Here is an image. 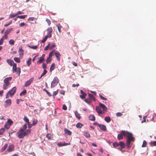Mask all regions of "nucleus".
<instances>
[{"label": "nucleus", "mask_w": 156, "mask_h": 156, "mask_svg": "<svg viewBox=\"0 0 156 156\" xmlns=\"http://www.w3.org/2000/svg\"><path fill=\"white\" fill-rule=\"evenodd\" d=\"M27 123L25 124L23 126L22 128L20 129H22V130L25 131L27 128Z\"/></svg>", "instance_id": "41"}, {"label": "nucleus", "mask_w": 156, "mask_h": 156, "mask_svg": "<svg viewBox=\"0 0 156 156\" xmlns=\"http://www.w3.org/2000/svg\"><path fill=\"white\" fill-rule=\"evenodd\" d=\"M44 90L46 92L47 94L49 96H51V94L50 92H48L47 90H46V89H44Z\"/></svg>", "instance_id": "63"}, {"label": "nucleus", "mask_w": 156, "mask_h": 156, "mask_svg": "<svg viewBox=\"0 0 156 156\" xmlns=\"http://www.w3.org/2000/svg\"><path fill=\"white\" fill-rule=\"evenodd\" d=\"M46 21L47 22V23H48V24L49 26H50L51 23V22L50 20L48 19H47L46 20Z\"/></svg>", "instance_id": "55"}, {"label": "nucleus", "mask_w": 156, "mask_h": 156, "mask_svg": "<svg viewBox=\"0 0 156 156\" xmlns=\"http://www.w3.org/2000/svg\"><path fill=\"white\" fill-rule=\"evenodd\" d=\"M64 131L67 134L69 135H70L72 134L71 132L67 129H65Z\"/></svg>", "instance_id": "32"}, {"label": "nucleus", "mask_w": 156, "mask_h": 156, "mask_svg": "<svg viewBox=\"0 0 156 156\" xmlns=\"http://www.w3.org/2000/svg\"><path fill=\"white\" fill-rule=\"evenodd\" d=\"M105 120L108 123L110 122L111 119L109 116H107L105 118Z\"/></svg>", "instance_id": "34"}, {"label": "nucleus", "mask_w": 156, "mask_h": 156, "mask_svg": "<svg viewBox=\"0 0 156 156\" xmlns=\"http://www.w3.org/2000/svg\"><path fill=\"white\" fill-rule=\"evenodd\" d=\"M83 125L80 122L78 123L76 125V127L78 128H80L83 126Z\"/></svg>", "instance_id": "33"}, {"label": "nucleus", "mask_w": 156, "mask_h": 156, "mask_svg": "<svg viewBox=\"0 0 156 156\" xmlns=\"http://www.w3.org/2000/svg\"><path fill=\"white\" fill-rule=\"evenodd\" d=\"M34 79V78L33 77L30 78L29 80L27 81L25 83L24 86L27 87L30 85L32 83Z\"/></svg>", "instance_id": "9"}, {"label": "nucleus", "mask_w": 156, "mask_h": 156, "mask_svg": "<svg viewBox=\"0 0 156 156\" xmlns=\"http://www.w3.org/2000/svg\"><path fill=\"white\" fill-rule=\"evenodd\" d=\"M83 135L87 138H90V133L86 131L83 132Z\"/></svg>", "instance_id": "22"}, {"label": "nucleus", "mask_w": 156, "mask_h": 156, "mask_svg": "<svg viewBox=\"0 0 156 156\" xmlns=\"http://www.w3.org/2000/svg\"><path fill=\"white\" fill-rule=\"evenodd\" d=\"M48 37H49V36L47 35L45 36L44 39L41 41V42L43 43L45 42Z\"/></svg>", "instance_id": "38"}, {"label": "nucleus", "mask_w": 156, "mask_h": 156, "mask_svg": "<svg viewBox=\"0 0 156 156\" xmlns=\"http://www.w3.org/2000/svg\"><path fill=\"white\" fill-rule=\"evenodd\" d=\"M45 56V55L44 54H43L39 58V60L37 62V64H40L42 63L44 60Z\"/></svg>", "instance_id": "13"}, {"label": "nucleus", "mask_w": 156, "mask_h": 156, "mask_svg": "<svg viewBox=\"0 0 156 156\" xmlns=\"http://www.w3.org/2000/svg\"><path fill=\"white\" fill-rule=\"evenodd\" d=\"M75 114L76 117L78 119H80L81 118L80 115L77 111L75 112Z\"/></svg>", "instance_id": "25"}, {"label": "nucleus", "mask_w": 156, "mask_h": 156, "mask_svg": "<svg viewBox=\"0 0 156 156\" xmlns=\"http://www.w3.org/2000/svg\"><path fill=\"white\" fill-rule=\"evenodd\" d=\"M80 92L82 94L80 95V97L82 99H84L87 96V94L82 90H80Z\"/></svg>", "instance_id": "17"}, {"label": "nucleus", "mask_w": 156, "mask_h": 156, "mask_svg": "<svg viewBox=\"0 0 156 156\" xmlns=\"http://www.w3.org/2000/svg\"><path fill=\"white\" fill-rule=\"evenodd\" d=\"M51 57H48L46 61L47 63H48L51 61V59L50 58Z\"/></svg>", "instance_id": "51"}, {"label": "nucleus", "mask_w": 156, "mask_h": 156, "mask_svg": "<svg viewBox=\"0 0 156 156\" xmlns=\"http://www.w3.org/2000/svg\"><path fill=\"white\" fill-rule=\"evenodd\" d=\"M52 29L51 27H50L47 29L48 34L47 35L49 36V37H51L52 36Z\"/></svg>", "instance_id": "12"}, {"label": "nucleus", "mask_w": 156, "mask_h": 156, "mask_svg": "<svg viewBox=\"0 0 156 156\" xmlns=\"http://www.w3.org/2000/svg\"><path fill=\"white\" fill-rule=\"evenodd\" d=\"M99 127L101 129L104 131H105L106 130V126L102 124H100L99 125Z\"/></svg>", "instance_id": "20"}, {"label": "nucleus", "mask_w": 156, "mask_h": 156, "mask_svg": "<svg viewBox=\"0 0 156 156\" xmlns=\"http://www.w3.org/2000/svg\"><path fill=\"white\" fill-rule=\"evenodd\" d=\"M16 90V87H13L12 89L10 90L8 92V93H9V95L11 97H12L13 95L15 93Z\"/></svg>", "instance_id": "8"}, {"label": "nucleus", "mask_w": 156, "mask_h": 156, "mask_svg": "<svg viewBox=\"0 0 156 156\" xmlns=\"http://www.w3.org/2000/svg\"><path fill=\"white\" fill-rule=\"evenodd\" d=\"M125 132H126V131H122L120 132L121 133L118 135L117 139L119 140H120L123 139V136H125L124 134H123Z\"/></svg>", "instance_id": "7"}, {"label": "nucleus", "mask_w": 156, "mask_h": 156, "mask_svg": "<svg viewBox=\"0 0 156 156\" xmlns=\"http://www.w3.org/2000/svg\"><path fill=\"white\" fill-rule=\"evenodd\" d=\"M8 146L7 144H5L3 147L1 149V152H3L7 148Z\"/></svg>", "instance_id": "29"}, {"label": "nucleus", "mask_w": 156, "mask_h": 156, "mask_svg": "<svg viewBox=\"0 0 156 156\" xmlns=\"http://www.w3.org/2000/svg\"><path fill=\"white\" fill-rule=\"evenodd\" d=\"M27 125H28V127L29 128H31L33 126H34L33 123L32 124H30V122L28 123L27 124Z\"/></svg>", "instance_id": "54"}, {"label": "nucleus", "mask_w": 156, "mask_h": 156, "mask_svg": "<svg viewBox=\"0 0 156 156\" xmlns=\"http://www.w3.org/2000/svg\"><path fill=\"white\" fill-rule=\"evenodd\" d=\"M147 145V142L145 140H144L143 142V144L142 146V147H145Z\"/></svg>", "instance_id": "44"}, {"label": "nucleus", "mask_w": 156, "mask_h": 156, "mask_svg": "<svg viewBox=\"0 0 156 156\" xmlns=\"http://www.w3.org/2000/svg\"><path fill=\"white\" fill-rule=\"evenodd\" d=\"M16 16H17L16 14H10L9 16V19L13 18Z\"/></svg>", "instance_id": "50"}, {"label": "nucleus", "mask_w": 156, "mask_h": 156, "mask_svg": "<svg viewBox=\"0 0 156 156\" xmlns=\"http://www.w3.org/2000/svg\"><path fill=\"white\" fill-rule=\"evenodd\" d=\"M38 121L36 119H34L33 121V124L34 126L37 123Z\"/></svg>", "instance_id": "48"}, {"label": "nucleus", "mask_w": 156, "mask_h": 156, "mask_svg": "<svg viewBox=\"0 0 156 156\" xmlns=\"http://www.w3.org/2000/svg\"><path fill=\"white\" fill-rule=\"evenodd\" d=\"M6 62L7 63L11 66H12V65L14 63V61L10 59H7L6 60Z\"/></svg>", "instance_id": "21"}, {"label": "nucleus", "mask_w": 156, "mask_h": 156, "mask_svg": "<svg viewBox=\"0 0 156 156\" xmlns=\"http://www.w3.org/2000/svg\"><path fill=\"white\" fill-rule=\"evenodd\" d=\"M12 71L13 73L16 72L17 74H18L19 76H20L21 72V69L19 67H16V64L15 63H14L12 65Z\"/></svg>", "instance_id": "4"}, {"label": "nucleus", "mask_w": 156, "mask_h": 156, "mask_svg": "<svg viewBox=\"0 0 156 156\" xmlns=\"http://www.w3.org/2000/svg\"><path fill=\"white\" fill-rule=\"evenodd\" d=\"M12 79V77H7L5 78L3 81L4 83H7L10 84V82L9 81L11 80Z\"/></svg>", "instance_id": "14"}, {"label": "nucleus", "mask_w": 156, "mask_h": 156, "mask_svg": "<svg viewBox=\"0 0 156 156\" xmlns=\"http://www.w3.org/2000/svg\"><path fill=\"white\" fill-rule=\"evenodd\" d=\"M56 27L58 28V30L60 33L61 32V29L62 27V26L60 23L57 24Z\"/></svg>", "instance_id": "24"}, {"label": "nucleus", "mask_w": 156, "mask_h": 156, "mask_svg": "<svg viewBox=\"0 0 156 156\" xmlns=\"http://www.w3.org/2000/svg\"><path fill=\"white\" fill-rule=\"evenodd\" d=\"M58 93V90H57L56 91L53 92V96L55 97L56 95H57V94Z\"/></svg>", "instance_id": "57"}, {"label": "nucleus", "mask_w": 156, "mask_h": 156, "mask_svg": "<svg viewBox=\"0 0 156 156\" xmlns=\"http://www.w3.org/2000/svg\"><path fill=\"white\" fill-rule=\"evenodd\" d=\"M99 96L100 97V98L102 99V100H107V99L106 98H105L102 95H101V94H99Z\"/></svg>", "instance_id": "52"}, {"label": "nucleus", "mask_w": 156, "mask_h": 156, "mask_svg": "<svg viewBox=\"0 0 156 156\" xmlns=\"http://www.w3.org/2000/svg\"><path fill=\"white\" fill-rule=\"evenodd\" d=\"M8 35L4 33V34L3 36L1 38H2V39L3 40V39H6L8 38Z\"/></svg>", "instance_id": "49"}, {"label": "nucleus", "mask_w": 156, "mask_h": 156, "mask_svg": "<svg viewBox=\"0 0 156 156\" xmlns=\"http://www.w3.org/2000/svg\"><path fill=\"white\" fill-rule=\"evenodd\" d=\"M13 59L15 62L17 63H19L20 62V59L18 57H14Z\"/></svg>", "instance_id": "35"}, {"label": "nucleus", "mask_w": 156, "mask_h": 156, "mask_svg": "<svg viewBox=\"0 0 156 156\" xmlns=\"http://www.w3.org/2000/svg\"><path fill=\"white\" fill-rule=\"evenodd\" d=\"M54 54L57 60L58 61H59L60 59L61 56V55L60 53L58 51H56L55 52Z\"/></svg>", "instance_id": "11"}, {"label": "nucleus", "mask_w": 156, "mask_h": 156, "mask_svg": "<svg viewBox=\"0 0 156 156\" xmlns=\"http://www.w3.org/2000/svg\"><path fill=\"white\" fill-rule=\"evenodd\" d=\"M31 59L30 58L27 61V64L28 66H29L31 63Z\"/></svg>", "instance_id": "37"}, {"label": "nucleus", "mask_w": 156, "mask_h": 156, "mask_svg": "<svg viewBox=\"0 0 156 156\" xmlns=\"http://www.w3.org/2000/svg\"><path fill=\"white\" fill-rule=\"evenodd\" d=\"M10 84H9L4 83L3 86V89L4 90L7 89L8 88V86Z\"/></svg>", "instance_id": "30"}, {"label": "nucleus", "mask_w": 156, "mask_h": 156, "mask_svg": "<svg viewBox=\"0 0 156 156\" xmlns=\"http://www.w3.org/2000/svg\"><path fill=\"white\" fill-rule=\"evenodd\" d=\"M55 47V43H53L52 45L49 47V48L50 49H51L54 48Z\"/></svg>", "instance_id": "53"}, {"label": "nucleus", "mask_w": 156, "mask_h": 156, "mask_svg": "<svg viewBox=\"0 0 156 156\" xmlns=\"http://www.w3.org/2000/svg\"><path fill=\"white\" fill-rule=\"evenodd\" d=\"M62 109L64 110H66L67 109V107L65 105H63L62 106Z\"/></svg>", "instance_id": "62"}, {"label": "nucleus", "mask_w": 156, "mask_h": 156, "mask_svg": "<svg viewBox=\"0 0 156 156\" xmlns=\"http://www.w3.org/2000/svg\"><path fill=\"white\" fill-rule=\"evenodd\" d=\"M112 145L114 148H116L120 146V147L118 149L121 151H122V150L125 147V144L122 142H120L119 143L116 142H114L113 143Z\"/></svg>", "instance_id": "2"}, {"label": "nucleus", "mask_w": 156, "mask_h": 156, "mask_svg": "<svg viewBox=\"0 0 156 156\" xmlns=\"http://www.w3.org/2000/svg\"><path fill=\"white\" fill-rule=\"evenodd\" d=\"M46 137L48 139V140H50L53 137V135L51 133H48L46 136Z\"/></svg>", "instance_id": "31"}, {"label": "nucleus", "mask_w": 156, "mask_h": 156, "mask_svg": "<svg viewBox=\"0 0 156 156\" xmlns=\"http://www.w3.org/2000/svg\"><path fill=\"white\" fill-rule=\"evenodd\" d=\"M34 17H30L28 18V21H33L34 20Z\"/></svg>", "instance_id": "61"}, {"label": "nucleus", "mask_w": 156, "mask_h": 156, "mask_svg": "<svg viewBox=\"0 0 156 156\" xmlns=\"http://www.w3.org/2000/svg\"><path fill=\"white\" fill-rule=\"evenodd\" d=\"M5 103L6 104L5 107L9 106L12 104L11 100L10 99H8L5 100Z\"/></svg>", "instance_id": "18"}, {"label": "nucleus", "mask_w": 156, "mask_h": 156, "mask_svg": "<svg viewBox=\"0 0 156 156\" xmlns=\"http://www.w3.org/2000/svg\"><path fill=\"white\" fill-rule=\"evenodd\" d=\"M14 149V146L12 144L10 145L7 149V151L9 152H11L13 151Z\"/></svg>", "instance_id": "15"}, {"label": "nucleus", "mask_w": 156, "mask_h": 156, "mask_svg": "<svg viewBox=\"0 0 156 156\" xmlns=\"http://www.w3.org/2000/svg\"><path fill=\"white\" fill-rule=\"evenodd\" d=\"M29 47L30 48H32L34 49H36L37 48V46H30Z\"/></svg>", "instance_id": "58"}, {"label": "nucleus", "mask_w": 156, "mask_h": 156, "mask_svg": "<svg viewBox=\"0 0 156 156\" xmlns=\"http://www.w3.org/2000/svg\"><path fill=\"white\" fill-rule=\"evenodd\" d=\"M9 43L10 44L13 45L14 44V41L12 39H11L9 41Z\"/></svg>", "instance_id": "45"}, {"label": "nucleus", "mask_w": 156, "mask_h": 156, "mask_svg": "<svg viewBox=\"0 0 156 156\" xmlns=\"http://www.w3.org/2000/svg\"><path fill=\"white\" fill-rule=\"evenodd\" d=\"M122 115V114L120 112H118L116 113V115L118 117L121 116Z\"/></svg>", "instance_id": "56"}, {"label": "nucleus", "mask_w": 156, "mask_h": 156, "mask_svg": "<svg viewBox=\"0 0 156 156\" xmlns=\"http://www.w3.org/2000/svg\"><path fill=\"white\" fill-rule=\"evenodd\" d=\"M50 45V44L49 43L45 47V48H44V51H47L48 49V48H49V46Z\"/></svg>", "instance_id": "60"}, {"label": "nucleus", "mask_w": 156, "mask_h": 156, "mask_svg": "<svg viewBox=\"0 0 156 156\" xmlns=\"http://www.w3.org/2000/svg\"><path fill=\"white\" fill-rule=\"evenodd\" d=\"M57 145L59 147H62L63 146V144L61 142H59L57 144Z\"/></svg>", "instance_id": "64"}, {"label": "nucleus", "mask_w": 156, "mask_h": 156, "mask_svg": "<svg viewBox=\"0 0 156 156\" xmlns=\"http://www.w3.org/2000/svg\"><path fill=\"white\" fill-rule=\"evenodd\" d=\"M13 123V121L12 120L10 119H8L4 126V127L6 129H9Z\"/></svg>", "instance_id": "5"}, {"label": "nucleus", "mask_w": 156, "mask_h": 156, "mask_svg": "<svg viewBox=\"0 0 156 156\" xmlns=\"http://www.w3.org/2000/svg\"><path fill=\"white\" fill-rule=\"evenodd\" d=\"M27 93V91L26 90H24L20 94V95L21 96L23 95H24Z\"/></svg>", "instance_id": "47"}, {"label": "nucleus", "mask_w": 156, "mask_h": 156, "mask_svg": "<svg viewBox=\"0 0 156 156\" xmlns=\"http://www.w3.org/2000/svg\"><path fill=\"white\" fill-rule=\"evenodd\" d=\"M47 73V71L46 69H44V70L43 72L41 74V76H43L45 75Z\"/></svg>", "instance_id": "59"}, {"label": "nucleus", "mask_w": 156, "mask_h": 156, "mask_svg": "<svg viewBox=\"0 0 156 156\" xmlns=\"http://www.w3.org/2000/svg\"><path fill=\"white\" fill-rule=\"evenodd\" d=\"M55 51V50H53V51H51L49 54V57H52V56L53 55V54L54 53V52Z\"/></svg>", "instance_id": "46"}, {"label": "nucleus", "mask_w": 156, "mask_h": 156, "mask_svg": "<svg viewBox=\"0 0 156 156\" xmlns=\"http://www.w3.org/2000/svg\"><path fill=\"white\" fill-rule=\"evenodd\" d=\"M5 130L4 128H2L0 129V134L2 135L5 132Z\"/></svg>", "instance_id": "43"}, {"label": "nucleus", "mask_w": 156, "mask_h": 156, "mask_svg": "<svg viewBox=\"0 0 156 156\" xmlns=\"http://www.w3.org/2000/svg\"><path fill=\"white\" fill-rule=\"evenodd\" d=\"M27 16L26 15H22L20 16H18L17 18H19L22 19H24Z\"/></svg>", "instance_id": "42"}, {"label": "nucleus", "mask_w": 156, "mask_h": 156, "mask_svg": "<svg viewBox=\"0 0 156 156\" xmlns=\"http://www.w3.org/2000/svg\"><path fill=\"white\" fill-rule=\"evenodd\" d=\"M12 30V28L8 29L6 30L4 33L8 35L11 31Z\"/></svg>", "instance_id": "27"}, {"label": "nucleus", "mask_w": 156, "mask_h": 156, "mask_svg": "<svg viewBox=\"0 0 156 156\" xmlns=\"http://www.w3.org/2000/svg\"><path fill=\"white\" fill-rule=\"evenodd\" d=\"M18 52L19 53V55L20 56H23V50L22 49L21 47H20L19 48V50Z\"/></svg>", "instance_id": "19"}, {"label": "nucleus", "mask_w": 156, "mask_h": 156, "mask_svg": "<svg viewBox=\"0 0 156 156\" xmlns=\"http://www.w3.org/2000/svg\"><path fill=\"white\" fill-rule=\"evenodd\" d=\"M131 141H132L129 140H127L126 143V145L127 147L128 148H130L131 147V146L130 145V144L131 143Z\"/></svg>", "instance_id": "26"}, {"label": "nucleus", "mask_w": 156, "mask_h": 156, "mask_svg": "<svg viewBox=\"0 0 156 156\" xmlns=\"http://www.w3.org/2000/svg\"><path fill=\"white\" fill-rule=\"evenodd\" d=\"M59 82V80L57 77H55L51 83V87H55Z\"/></svg>", "instance_id": "6"}, {"label": "nucleus", "mask_w": 156, "mask_h": 156, "mask_svg": "<svg viewBox=\"0 0 156 156\" xmlns=\"http://www.w3.org/2000/svg\"><path fill=\"white\" fill-rule=\"evenodd\" d=\"M96 109L97 112L99 114H101L103 113H104V112H102L101 110V108L100 107H99V106H97L96 108Z\"/></svg>", "instance_id": "16"}, {"label": "nucleus", "mask_w": 156, "mask_h": 156, "mask_svg": "<svg viewBox=\"0 0 156 156\" xmlns=\"http://www.w3.org/2000/svg\"><path fill=\"white\" fill-rule=\"evenodd\" d=\"M31 130L28 129L26 131L20 129L17 133L16 135L20 139L23 138L24 136L29 135L31 132Z\"/></svg>", "instance_id": "1"}, {"label": "nucleus", "mask_w": 156, "mask_h": 156, "mask_svg": "<svg viewBox=\"0 0 156 156\" xmlns=\"http://www.w3.org/2000/svg\"><path fill=\"white\" fill-rule=\"evenodd\" d=\"M99 105L100 107L102 109L103 111V112H107L108 109L105 105L104 104L101 103H99Z\"/></svg>", "instance_id": "10"}, {"label": "nucleus", "mask_w": 156, "mask_h": 156, "mask_svg": "<svg viewBox=\"0 0 156 156\" xmlns=\"http://www.w3.org/2000/svg\"><path fill=\"white\" fill-rule=\"evenodd\" d=\"M89 118V120L91 121H94L95 120V117L94 115H90Z\"/></svg>", "instance_id": "23"}, {"label": "nucleus", "mask_w": 156, "mask_h": 156, "mask_svg": "<svg viewBox=\"0 0 156 156\" xmlns=\"http://www.w3.org/2000/svg\"><path fill=\"white\" fill-rule=\"evenodd\" d=\"M23 120L25 122L27 123V124L28 123H29V119L26 116H25L24 117Z\"/></svg>", "instance_id": "40"}, {"label": "nucleus", "mask_w": 156, "mask_h": 156, "mask_svg": "<svg viewBox=\"0 0 156 156\" xmlns=\"http://www.w3.org/2000/svg\"><path fill=\"white\" fill-rule=\"evenodd\" d=\"M55 64L54 63H53L51 64L50 69V71L51 72L55 68Z\"/></svg>", "instance_id": "28"}, {"label": "nucleus", "mask_w": 156, "mask_h": 156, "mask_svg": "<svg viewBox=\"0 0 156 156\" xmlns=\"http://www.w3.org/2000/svg\"><path fill=\"white\" fill-rule=\"evenodd\" d=\"M88 96L90 98L92 99L93 100H94V101H95V99L94 98V96L93 95L91 94H88Z\"/></svg>", "instance_id": "36"}, {"label": "nucleus", "mask_w": 156, "mask_h": 156, "mask_svg": "<svg viewBox=\"0 0 156 156\" xmlns=\"http://www.w3.org/2000/svg\"><path fill=\"white\" fill-rule=\"evenodd\" d=\"M123 134H124L125 137H127V140H129L133 142L134 141L135 138L133 136V134L131 133L126 131V132H125Z\"/></svg>", "instance_id": "3"}, {"label": "nucleus", "mask_w": 156, "mask_h": 156, "mask_svg": "<svg viewBox=\"0 0 156 156\" xmlns=\"http://www.w3.org/2000/svg\"><path fill=\"white\" fill-rule=\"evenodd\" d=\"M84 101L87 103L88 104H90L91 102V101L90 99L87 98L86 99L84 100Z\"/></svg>", "instance_id": "39"}]
</instances>
